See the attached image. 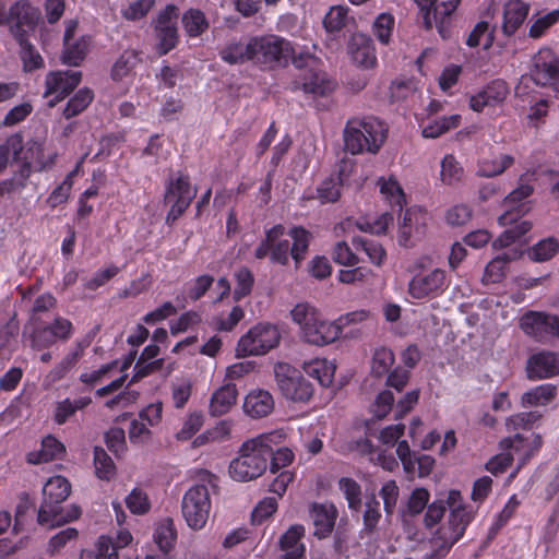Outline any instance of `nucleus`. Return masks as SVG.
Returning <instances> with one entry per match:
<instances>
[{"instance_id":"nucleus-4","label":"nucleus","mask_w":559,"mask_h":559,"mask_svg":"<svg viewBox=\"0 0 559 559\" xmlns=\"http://www.w3.org/2000/svg\"><path fill=\"white\" fill-rule=\"evenodd\" d=\"M429 263V258H420L414 264L415 274L408 283V294L415 299L436 298L449 286L447 272L439 267L425 270Z\"/></svg>"},{"instance_id":"nucleus-57","label":"nucleus","mask_w":559,"mask_h":559,"mask_svg":"<svg viewBox=\"0 0 559 559\" xmlns=\"http://www.w3.org/2000/svg\"><path fill=\"white\" fill-rule=\"evenodd\" d=\"M128 509L134 514H145L151 508L147 495L141 489H133L126 498Z\"/></svg>"},{"instance_id":"nucleus-32","label":"nucleus","mask_w":559,"mask_h":559,"mask_svg":"<svg viewBox=\"0 0 559 559\" xmlns=\"http://www.w3.org/2000/svg\"><path fill=\"white\" fill-rule=\"evenodd\" d=\"M251 40L247 43L230 40L221 50L219 57L228 64H242L252 61Z\"/></svg>"},{"instance_id":"nucleus-7","label":"nucleus","mask_w":559,"mask_h":559,"mask_svg":"<svg viewBox=\"0 0 559 559\" xmlns=\"http://www.w3.org/2000/svg\"><path fill=\"white\" fill-rule=\"evenodd\" d=\"M278 329L270 323H259L251 328L238 341L236 353L238 357L264 355L280 344Z\"/></svg>"},{"instance_id":"nucleus-21","label":"nucleus","mask_w":559,"mask_h":559,"mask_svg":"<svg viewBox=\"0 0 559 559\" xmlns=\"http://www.w3.org/2000/svg\"><path fill=\"white\" fill-rule=\"evenodd\" d=\"M426 213L418 209H408L400 223L399 242L404 247H411L421 237L426 226Z\"/></svg>"},{"instance_id":"nucleus-26","label":"nucleus","mask_w":559,"mask_h":559,"mask_svg":"<svg viewBox=\"0 0 559 559\" xmlns=\"http://www.w3.org/2000/svg\"><path fill=\"white\" fill-rule=\"evenodd\" d=\"M275 407V401L272 394L266 390H253L245 399L243 411L253 418L260 419L272 414Z\"/></svg>"},{"instance_id":"nucleus-53","label":"nucleus","mask_w":559,"mask_h":559,"mask_svg":"<svg viewBox=\"0 0 559 559\" xmlns=\"http://www.w3.org/2000/svg\"><path fill=\"white\" fill-rule=\"evenodd\" d=\"M229 432L230 425L227 421H221L214 428L197 437L193 441V445L197 448L210 442L222 441Z\"/></svg>"},{"instance_id":"nucleus-49","label":"nucleus","mask_w":559,"mask_h":559,"mask_svg":"<svg viewBox=\"0 0 559 559\" xmlns=\"http://www.w3.org/2000/svg\"><path fill=\"white\" fill-rule=\"evenodd\" d=\"M513 164V157L510 155H501L495 159H484L479 164L477 174L481 177H493L502 174Z\"/></svg>"},{"instance_id":"nucleus-3","label":"nucleus","mask_w":559,"mask_h":559,"mask_svg":"<svg viewBox=\"0 0 559 559\" xmlns=\"http://www.w3.org/2000/svg\"><path fill=\"white\" fill-rule=\"evenodd\" d=\"M217 488V477L209 471H201L199 483L185 493L181 511L192 530H201L205 526L211 512V493H215Z\"/></svg>"},{"instance_id":"nucleus-30","label":"nucleus","mask_w":559,"mask_h":559,"mask_svg":"<svg viewBox=\"0 0 559 559\" xmlns=\"http://www.w3.org/2000/svg\"><path fill=\"white\" fill-rule=\"evenodd\" d=\"M238 391L235 384L227 383L217 389L211 397L209 412L212 416L227 414L236 404Z\"/></svg>"},{"instance_id":"nucleus-22","label":"nucleus","mask_w":559,"mask_h":559,"mask_svg":"<svg viewBox=\"0 0 559 559\" xmlns=\"http://www.w3.org/2000/svg\"><path fill=\"white\" fill-rule=\"evenodd\" d=\"M266 469L264 456H236L229 464L230 476L239 481H249Z\"/></svg>"},{"instance_id":"nucleus-64","label":"nucleus","mask_w":559,"mask_h":559,"mask_svg":"<svg viewBox=\"0 0 559 559\" xmlns=\"http://www.w3.org/2000/svg\"><path fill=\"white\" fill-rule=\"evenodd\" d=\"M95 475L109 481L117 474V467L111 456H94Z\"/></svg>"},{"instance_id":"nucleus-25","label":"nucleus","mask_w":559,"mask_h":559,"mask_svg":"<svg viewBox=\"0 0 559 559\" xmlns=\"http://www.w3.org/2000/svg\"><path fill=\"white\" fill-rule=\"evenodd\" d=\"M337 511L333 504L312 503L310 507V518L314 525V536L322 539L328 537L336 521Z\"/></svg>"},{"instance_id":"nucleus-36","label":"nucleus","mask_w":559,"mask_h":559,"mask_svg":"<svg viewBox=\"0 0 559 559\" xmlns=\"http://www.w3.org/2000/svg\"><path fill=\"white\" fill-rule=\"evenodd\" d=\"M320 316L321 313L308 302L297 304L290 311L292 320L299 326L302 338Z\"/></svg>"},{"instance_id":"nucleus-11","label":"nucleus","mask_w":559,"mask_h":559,"mask_svg":"<svg viewBox=\"0 0 559 559\" xmlns=\"http://www.w3.org/2000/svg\"><path fill=\"white\" fill-rule=\"evenodd\" d=\"M287 431L284 428L260 433L246 440L240 447V454H293L285 445Z\"/></svg>"},{"instance_id":"nucleus-13","label":"nucleus","mask_w":559,"mask_h":559,"mask_svg":"<svg viewBox=\"0 0 559 559\" xmlns=\"http://www.w3.org/2000/svg\"><path fill=\"white\" fill-rule=\"evenodd\" d=\"M250 40L252 61L255 63L271 64L289 52V43L276 35L254 36Z\"/></svg>"},{"instance_id":"nucleus-61","label":"nucleus","mask_w":559,"mask_h":559,"mask_svg":"<svg viewBox=\"0 0 559 559\" xmlns=\"http://www.w3.org/2000/svg\"><path fill=\"white\" fill-rule=\"evenodd\" d=\"M317 191L318 198L322 203L335 202L341 195V179H326L322 181Z\"/></svg>"},{"instance_id":"nucleus-52","label":"nucleus","mask_w":559,"mask_h":559,"mask_svg":"<svg viewBox=\"0 0 559 559\" xmlns=\"http://www.w3.org/2000/svg\"><path fill=\"white\" fill-rule=\"evenodd\" d=\"M340 488L343 490L345 495L349 509L354 511H359L361 507L360 486L350 478H341Z\"/></svg>"},{"instance_id":"nucleus-51","label":"nucleus","mask_w":559,"mask_h":559,"mask_svg":"<svg viewBox=\"0 0 559 559\" xmlns=\"http://www.w3.org/2000/svg\"><path fill=\"white\" fill-rule=\"evenodd\" d=\"M534 21L530 27L528 35L531 38L542 37L548 28L559 22V10H554L545 15L533 16Z\"/></svg>"},{"instance_id":"nucleus-62","label":"nucleus","mask_w":559,"mask_h":559,"mask_svg":"<svg viewBox=\"0 0 559 559\" xmlns=\"http://www.w3.org/2000/svg\"><path fill=\"white\" fill-rule=\"evenodd\" d=\"M79 536L78 530L74 527H67L53 535L49 542L47 550L50 555L59 552L69 542L75 540Z\"/></svg>"},{"instance_id":"nucleus-47","label":"nucleus","mask_w":559,"mask_h":559,"mask_svg":"<svg viewBox=\"0 0 559 559\" xmlns=\"http://www.w3.org/2000/svg\"><path fill=\"white\" fill-rule=\"evenodd\" d=\"M353 245L357 250H364L368 255L370 262L378 266H380L385 260V250L383 249L381 243L374 240L358 237L353 239Z\"/></svg>"},{"instance_id":"nucleus-33","label":"nucleus","mask_w":559,"mask_h":559,"mask_svg":"<svg viewBox=\"0 0 559 559\" xmlns=\"http://www.w3.org/2000/svg\"><path fill=\"white\" fill-rule=\"evenodd\" d=\"M557 389L551 384H540L526 392L521 396L520 404L524 408L546 406L554 401Z\"/></svg>"},{"instance_id":"nucleus-5","label":"nucleus","mask_w":559,"mask_h":559,"mask_svg":"<svg viewBox=\"0 0 559 559\" xmlns=\"http://www.w3.org/2000/svg\"><path fill=\"white\" fill-rule=\"evenodd\" d=\"M504 212L499 216L498 222L501 226H509L495 241L493 247H508L532 228V223L521 219L526 215L532 206L531 202H512L503 201Z\"/></svg>"},{"instance_id":"nucleus-40","label":"nucleus","mask_w":559,"mask_h":559,"mask_svg":"<svg viewBox=\"0 0 559 559\" xmlns=\"http://www.w3.org/2000/svg\"><path fill=\"white\" fill-rule=\"evenodd\" d=\"M461 122L460 115L444 116L437 120L431 121L423 129V136L428 139H436L443 133L455 129Z\"/></svg>"},{"instance_id":"nucleus-12","label":"nucleus","mask_w":559,"mask_h":559,"mask_svg":"<svg viewBox=\"0 0 559 559\" xmlns=\"http://www.w3.org/2000/svg\"><path fill=\"white\" fill-rule=\"evenodd\" d=\"M285 227L281 224L273 226L265 233V239L254 250V257L259 260L270 257L272 263L287 265L290 255L288 239H283Z\"/></svg>"},{"instance_id":"nucleus-15","label":"nucleus","mask_w":559,"mask_h":559,"mask_svg":"<svg viewBox=\"0 0 559 559\" xmlns=\"http://www.w3.org/2000/svg\"><path fill=\"white\" fill-rule=\"evenodd\" d=\"M177 8L173 4L167 5L157 15L155 32L158 39L157 49L159 55L168 53L177 45Z\"/></svg>"},{"instance_id":"nucleus-44","label":"nucleus","mask_w":559,"mask_h":559,"mask_svg":"<svg viewBox=\"0 0 559 559\" xmlns=\"http://www.w3.org/2000/svg\"><path fill=\"white\" fill-rule=\"evenodd\" d=\"M88 48V39L85 37L76 41H69L64 44L62 52V62L68 66H79L86 56Z\"/></svg>"},{"instance_id":"nucleus-10","label":"nucleus","mask_w":559,"mask_h":559,"mask_svg":"<svg viewBox=\"0 0 559 559\" xmlns=\"http://www.w3.org/2000/svg\"><path fill=\"white\" fill-rule=\"evenodd\" d=\"M543 415L537 411L521 412L509 416L506 419V429L509 433H513L500 441V448L504 452L526 451L525 440L521 431L531 430L540 421Z\"/></svg>"},{"instance_id":"nucleus-16","label":"nucleus","mask_w":559,"mask_h":559,"mask_svg":"<svg viewBox=\"0 0 559 559\" xmlns=\"http://www.w3.org/2000/svg\"><path fill=\"white\" fill-rule=\"evenodd\" d=\"M81 79L82 73L80 71L50 72L46 76V91L44 93V97L52 96L48 100L49 107L56 106L68 96L79 85Z\"/></svg>"},{"instance_id":"nucleus-45","label":"nucleus","mask_w":559,"mask_h":559,"mask_svg":"<svg viewBox=\"0 0 559 559\" xmlns=\"http://www.w3.org/2000/svg\"><path fill=\"white\" fill-rule=\"evenodd\" d=\"M94 93L90 88L84 87L79 90L75 93V95L68 102L63 110V116L67 119H70L72 117L80 115L87 108V106L92 103Z\"/></svg>"},{"instance_id":"nucleus-8","label":"nucleus","mask_w":559,"mask_h":559,"mask_svg":"<svg viewBox=\"0 0 559 559\" xmlns=\"http://www.w3.org/2000/svg\"><path fill=\"white\" fill-rule=\"evenodd\" d=\"M197 195V189L190 183L188 175L178 174L170 177L165 186L164 201L170 205L166 216L167 224L176 222L190 206Z\"/></svg>"},{"instance_id":"nucleus-28","label":"nucleus","mask_w":559,"mask_h":559,"mask_svg":"<svg viewBox=\"0 0 559 559\" xmlns=\"http://www.w3.org/2000/svg\"><path fill=\"white\" fill-rule=\"evenodd\" d=\"M531 379H545L559 374V355L555 353H539L532 356L527 364Z\"/></svg>"},{"instance_id":"nucleus-18","label":"nucleus","mask_w":559,"mask_h":559,"mask_svg":"<svg viewBox=\"0 0 559 559\" xmlns=\"http://www.w3.org/2000/svg\"><path fill=\"white\" fill-rule=\"evenodd\" d=\"M472 520V512L466 508L450 510L448 527L442 528L441 539L443 544L440 549L433 552L430 558H440L454 545L464 534L466 526Z\"/></svg>"},{"instance_id":"nucleus-19","label":"nucleus","mask_w":559,"mask_h":559,"mask_svg":"<svg viewBox=\"0 0 559 559\" xmlns=\"http://www.w3.org/2000/svg\"><path fill=\"white\" fill-rule=\"evenodd\" d=\"M72 323L68 319L58 317L52 324L37 328L33 332L32 346L44 349L53 345L57 341H67L72 334Z\"/></svg>"},{"instance_id":"nucleus-31","label":"nucleus","mask_w":559,"mask_h":559,"mask_svg":"<svg viewBox=\"0 0 559 559\" xmlns=\"http://www.w3.org/2000/svg\"><path fill=\"white\" fill-rule=\"evenodd\" d=\"M530 11V4L523 0H510L504 5L503 32L512 35L525 21Z\"/></svg>"},{"instance_id":"nucleus-6","label":"nucleus","mask_w":559,"mask_h":559,"mask_svg":"<svg viewBox=\"0 0 559 559\" xmlns=\"http://www.w3.org/2000/svg\"><path fill=\"white\" fill-rule=\"evenodd\" d=\"M40 19L41 12L37 7L27 0H17L9 8L4 26H8L9 33L17 44H25V39L37 28Z\"/></svg>"},{"instance_id":"nucleus-43","label":"nucleus","mask_w":559,"mask_h":559,"mask_svg":"<svg viewBox=\"0 0 559 559\" xmlns=\"http://www.w3.org/2000/svg\"><path fill=\"white\" fill-rule=\"evenodd\" d=\"M461 0H442L439 9H436V16L439 19L440 36L443 39L450 37L452 16Z\"/></svg>"},{"instance_id":"nucleus-23","label":"nucleus","mask_w":559,"mask_h":559,"mask_svg":"<svg viewBox=\"0 0 559 559\" xmlns=\"http://www.w3.org/2000/svg\"><path fill=\"white\" fill-rule=\"evenodd\" d=\"M341 333L342 329L337 323L328 321L320 316L308 329L302 340L312 345L324 346L335 342Z\"/></svg>"},{"instance_id":"nucleus-41","label":"nucleus","mask_w":559,"mask_h":559,"mask_svg":"<svg viewBox=\"0 0 559 559\" xmlns=\"http://www.w3.org/2000/svg\"><path fill=\"white\" fill-rule=\"evenodd\" d=\"M154 537L160 550L165 554L168 552L174 547L177 539V532L173 519L167 518L160 521L156 527Z\"/></svg>"},{"instance_id":"nucleus-37","label":"nucleus","mask_w":559,"mask_h":559,"mask_svg":"<svg viewBox=\"0 0 559 559\" xmlns=\"http://www.w3.org/2000/svg\"><path fill=\"white\" fill-rule=\"evenodd\" d=\"M287 235L293 239L290 255L295 261L296 267H298L308 251L311 234L304 227H294Z\"/></svg>"},{"instance_id":"nucleus-17","label":"nucleus","mask_w":559,"mask_h":559,"mask_svg":"<svg viewBox=\"0 0 559 559\" xmlns=\"http://www.w3.org/2000/svg\"><path fill=\"white\" fill-rule=\"evenodd\" d=\"M521 329L525 334L543 341L549 336L559 337V317L544 312H528L521 318Z\"/></svg>"},{"instance_id":"nucleus-20","label":"nucleus","mask_w":559,"mask_h":559,"mask_svg":"<svg viewBox=\"0 0 559 559\" xmlns=\"http://www.w3.org/2000/svg\"><path fill=\"white\" fill-rule=\"evenodd\" d=\"M347 53L352 61L360 68L370 69L377 64L372 39L362 33L352 35L347 44Z\"/></svg>"},{"instance_id":"nucleus-58","label":"nucleus","mask_w":559,"mask_h":559,"mask_svg":"<svg viewBox=\"0 0 559 559\" xmlns=\"http://www.w3.org/2000/svg\"><path fill=\"white\" fill-rule=\"evenodd\" d=\"M155 0H136L121 10L122 16L128 21H136L144 17L154 7Z\"/></svg>"},{"instance_id":"nucleus-1","label":"nucleus","mask_w":559,"mask_h":559,"mask_svg":"<svg viewBox=\"0 0 559 559\" xmlns=\"http://www.w3.org/2000/svg\"><path fill=\"white\" fill-rule=\"evenodd\" d=\"M71 493V484L62 476H55L47 480L43 488V502L37 514V522L41 526L55 528L78 520L82 510L78 504L62 507Z\"/></svg>"},{"instance_id":"nucleus-38","label":"nucleus","mask_w":559,"mask_h":559,"mask_svg":"<svg viewBox=\"0 0 559 559\" xmlns=\"http://www.w3.org/2000/svg\"><path fill=\"white\" fill-rule=\"evenodd\" d=\"M182 24L190 37L202 35L209 28V21L205 14L198 9H190L182 15Z\"/></svg>"},{"instance_id":"nucleus-29","label":"nucleus","mask_w":559,"mask_h":559,"mask_svg":"<svg viewBox=\"0 0 559 559\" xmlns=\"http://www.w3.org/2000/svg\"><path fill=\"white\" fill-rule=\"evenodd\" d=\"M336 84L322 71L309 70L302 78V82H295L294 90L301 88L305 93L316 96H325L332 93Z\"/></svg>"},{"instance_id":"nucleus-34","label":"nucleus","mask_w":559,"mask_h":559,"mask_svg":"<svg viewBox=\"0 0 559 559\" xmlns=\"http://www.w3.org/2000/svg\"><path fill=\"white\" fill-rule=\"evenodd\" d=\"M304 371L319 381L323 386H329L333 382L335 366L326 359L314 358L302 364Z\"/></svg>"},{"instance_id":"nucleus-39","label":"nucleus","mask_w":559,"mask_h":559,"mask_svg":"<svg viewBox=\"0 0 559 559\" xmlns=\"http://www.w3.org/2000/svg\"><path fill=\"white\" fill-rule=\"evenodd\" d=\"M559 252V242L554 237L545 238L527 250V255L535 262H545Z\"/></svg>"},{"instance_id":"nucleus-2","label":"nucleus","mask_w":559,"mask_h":559,"mask_svg":"<svg viewBox=\"0 0 559 559\" xmlns=\"http://www.w3.org/2000/svg\"><path fill=\"white\" fill-rule=\"evenodd\" d=\"M388 136L386 124L376 117L352 118L343 131L345 151L353 154L376 155Z\"/></svg>"},{"instance_id":"nucleus-55","label":"nucleus","mask_w":559,"mask_h":559,"mask_svg":"<svg viewBox=\"0 0 559 559\" xmlns=\"http://www.w3.org/2000/svg\"><path fill=\"white\" fill-rule=\"evenodd\" d=\"M483 37L485 39L484 47L489 48L492 45L493 36L492 31L489 29L488 22L485 21L475 25L474 29L467 37L466 44L469 47H477L480 45Z\"/></svg>"},{"instance_id":"nucleus-46","label":"nucleus","mask_w":559,"mask_h":559,"mask_svg":"<svg viewBox=\"0 0 559 559\" xmlns=\"http://www.w3.org/2000/svg\"><path fill=\"white\" fill-rule=\"evenodd\" d=\"M75 174L76 169L70 171L63 181L52 190L46 200L49 207L56 209L68 201L73 187V178Z\"/></svg>"},{"instance_id":"nucleus-27","label":"nucleus","mask_w":559,"mask_h":559,"mask_svg":"<svg viewBox=\"0 0 559 559\" xmlns=\"http://www.w3.org/2000/svg\"><path fill=\"white\" fill-rule=\"evenodd\" d=\"M508 94L503 81L496 80L488 84L483 91L471 97V107L475 111H483L485 107H495L501 104Z\"/></svg>"},{"instance_id":"nucleus-54","label":"nucleus","mask_w":559,"mask_h":559,"mask_svg":"<svg viewBox=\"0 0 559 559\" xmlns=\"http://www.w3.org/2000/svg\"><path fill=\"white\" fill-rule=\"evenodd\" d=\"M237 285L234 290V298L240 300L249 295L254 283L253 274L247 267L239 269L235 274Z\"/></svg>"},{"instance_id":"nucleus-60","label":"nucleus","mask_w":559,"mask_h":559,"mask_svg":"<svg viewBox=\"0 0 559 559\" xmlns=\"http://www.w3.org/2000/svg\"><path fill=\"white\" fill-rule=\"evenodd\" d=\"M332 259L335 263L346 266H354L359 262L357 255L345 241L335 243L332 250Z\"/></svg>"},{"instance_id":"nucleus-35","label":"nucleus","mask_w":559,"mask_h":559,"mask_svg":"<svg viewBox=\"0 0 559 559\" xmlns=\"http://www.w3.org/2000/svg\"><path fill=\"white\" fill-rule=\"evenodd\" d=\"M400 459L409 479H414L416 476H428L435 465L432 456H400Z\"/></svg>"},{"instance_id":"nucleus-59","label":"nucleus","mask_w":559,"mask_h":559,"mask_svg":"<svg viewBox=\"0 0 559 559\" xmlns=\"http://www.w3.org/2000/svg\"><path fill=\"white\" fill-rule=\"evenodd\" d=\"M393 26L394 17L391 14L382 13L373 22V33L382 44H388Z\"/></svg>"},{"instance_id":"nucleus-14","label":"nucleus","mask_w":559,"mask_h":559,"mask_svg":"<svg viewBox=\"0 0 559 559\" xmlns=\"http://www.w3.org/2000/svg\"><path fill=\"white\" fill-rule=\"evenodd\" d=\"M532 78L538 85L559 91V59L550 49H540L535 56Z\"/></svg>"},{"instance_id":"nucleus-9","label":"nucleus","mask_w":559,"mask_h":559,"mask_svg":"<svg viewBox=\"0 0 559 559\" xmlns=\"http://www.w3.org/2000/svg\"><path fill=\"white\" fill-rule=\"evenodd\" d=\"M277 388L282 394L294 402H307L313 390L300 372L287 362H276L273 368Z\"/></svg>"},{"instance_id":"nucleus-63","label":"nucleus","mask_w":559,"mask_h":559,"mask_svg":"<svg viewBox=\"0 0 559 559\" xmlns=\"http://www.w3.org/2000/svg\"><path fill=\"white\" fill-rule=\"evenodd\" d=\"M394 396L391 391L384 390L380 392L373 404L371 405V413L377 419H383L392 409Z\"/></svg>"},{"instance_id":"nucleus-56","label":"nucleus","mask_w":559,"mask_h":559,"mask_svg":"<svg viewBox=\"0 0 559 559\" xmlns=\"http://www.w3.org/2000/svg\"><path fill=\"white\" fill-rule=\"evenodd\" d=\"M510 260L507 254L492 259L486 266L484 280L490 283L499 282L504 276L506 267Z\"/></svg>"},{"instance_id":"nucleus-50","label":"nucleus","mask_w":559,"mask_h":559,"mask_svg":"<svg viewBox=\"0 0 559 559\" xmlns=\"http://www.w3.org/2000/svg\"><path fill=\"white\" fill-rule=\"evenodd\" d=\"M394 361L395 357L391 349L385 347L376 349L371 362V372L376 377H382L390 371Z\"/></svg>"},{"instance_id":"nucleus-48","label":"nucleus","mask_w":559,"mask_h":559,"mask_svg":"<svg viewBox=\"0 0 559 559\" xmlns=\"http://www.w3.org/2000/svg\"><path fill=\"white\" fill-rule=\"evenodd\" d=\"M379 186L380 192L385 197L390 204L402 210L405 202V195L399 182L392 177L388 180L380 178Z\"/></svg>"},{"instance_id":"nucleus-42","label":"nucleus","mask_w":559,"mask_h":559,"mask_svg":"<svg viewBox=\"0 0 559 559\" xmlns=\"http://www.w3.org/2000/svg\"><path fill=\"white\" fill-rule=\"evenodd\" d=\"M464 169L456 158L449 154L441 160L440 179L444 185L453 186L462 180Z\"/></svg>"},{"instance_id":"nucleus-24","label":"nucleus","mask_w":559,"mask_h":559,"mask_svg":"<svg viewBox=\"0 0 559 559\" xmlns=\"http://www.w3.org/2000/svg\"><path fill=\"white\" fill-rule=\"evenodd\" d=\"M305 535V527L300 524L292 525L278 540L282 555L280 559H304L306 547L301 543Z\"/></svg>"}]
</instances>
